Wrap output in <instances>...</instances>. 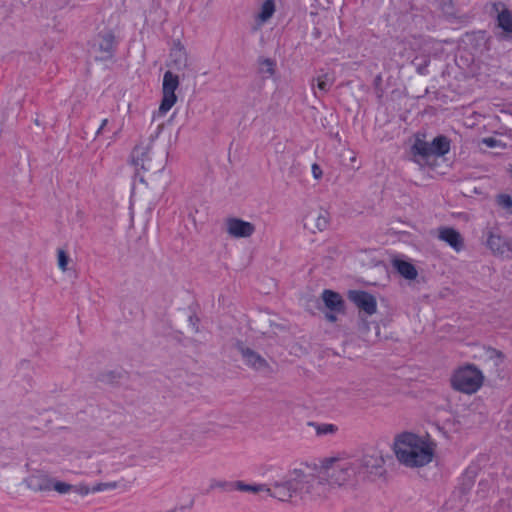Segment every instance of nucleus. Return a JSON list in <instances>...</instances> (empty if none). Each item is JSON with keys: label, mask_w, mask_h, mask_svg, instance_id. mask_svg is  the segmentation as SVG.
Wrapping results in <instances>:
<instances>
[{"label": "nucleus", "mask_w": 512, "mask_h": 512, "mask_svg": "<svg viewBox=\"0 0 512 512\" xmlns=\"http://www.w3.org/2000/svg\"><path fill=\"white\" fill-rule=\"evenodd\" d=\"M72 486L68 483L52 480V490L57 491L60 494H66L70 492Z\"/></svg>", "instance_id": "nucleus-29"}, {"label": "nucleus", "mask_w": 512, "mask_h": 512, "mask_svg": "<svg viewBox=\"0 0 512 512\" xmlns=\"http://www.w3.org/2000/svg\"><path fill=\"white\" fill-rule=\"evenodd\" d=\"M236 490L257 494L260 492L270 491L268 484H246L242 481H236Z\"/></svg>", "instance_id": "nucleus-23"}, {"label": "nucleus", "mask_w": 512, "mask_h": 512, "mask_svg": "<svg viewBox=\"0 0 512 512\" xmlns=\"http://www.w3.org/2000/svg\"><path fill=\"white\" fill-rule=\"evenodd\" d=\"M336 430V427L333 424H323L317 430L318 434H329L333 433Z\"/></svg>", "instance_id": "nucleus-32"}, {"label": "nucleus", "mask_w": 512, "mask_h": 512, "mask_svg": "<svg viewBox=\"0 0 512 512\" xmlns=\"http://www.w3.org/2000/svg\"><path fill=\"white\" fill-rule=\"evenodd\" d=\"M295 481V485L298 487V497L305 501L324 498L331 488L322 466L318 473H305L295 469Z\"/></svg>", "instance_id": "nucleus-2"}, {"label": "nucleus", "mask_w": 512, "mask_h": 512, "mask_svg": "<svg viewBox=\"0 0 512 512\" xmlns=\"http://www.w3.org/2000/svg\"><path fill=\"white\" fill-rule=\"evenodd\" d=\"M349 299L368 315H373L377 310V302L373 295L361 290L349 292Z\"/></svg>", "instance_id": "nucleus-11"}, {"label": "nucleus", "mask_w": 512, "mask_h": 512, "mask_svg": "<svg viewBox=\"0 0 512 512\" xmlns=\"http://www.w3.org/2000/svg\"><path fill=\"white\" fill-rule=\"evenodd\" d=\"M52 480L46 475H35L29 478L28 486L34 491H51Z\"/></svg>", "instance_id": "nucleus-19"}, {"label": "nucleus", "mask_w": 512, "mask_h": 512, "mask_svg": "<svg viewBox=\"0 0 512 512\" xmlns=\"http://www.w3.org/2000/svg\"><path fill=\"white\" fill-rule=\"evenodd\" d=\"M311 170H312L313 177L315 179L318 180L322 177V175H323L322 169L317 163L312 164Z\"/></svg>", "instance_id": "nucleus-33"}, {"label": "nucleus", "mask_w": 512, "mask_h": 512, "mask_svg": "<svg viewBox=\"0 0 512 512\" xmlns=\"http://www.w3.org/2000/svg\"><path fill=\"white\" fill-rule=\"evenodd\" d=\"M107 124H108V119H103L100 127L97 130V134H100L105 129Z\"/></svg>", "instance_id": "nucleus-35"}, {"label": "nucleus", "mask_w": 512, "mask_h": 512, "mask_svg": "<svg viewBox=\"0 0 512 512\" xmlns=\"http://www.w3.org/2000/svg\"><path fill=\"white\" fill-rule=\"evenodd\" d=\"M275 12V4L273 0H266L261 7V10L257 16L261 23L269 20Z\"/></svg>", "instance_id": "nucleus-25"}, {"label": "nucleus", "mask_w": 512, "mask_h": 512, "mask_svg": "<svg viewBox=\"0 0 512 512\" xmlns=\"http://www.w3.org/2000/svg\"><path fill=\"white\" fill-rule=\"evenodd\" d=\"M496 203L499 208L503 211L505 217L512 216V197L508 194H499L496 197Z\"/></svg>", "instance_id": "nucleus-24"}, {"label": "nucleus", "mask_w": 512, "mask_h": 512, "mask_svg": "<svg viewBox=\"0 0 512 512\" xmlns=\"http://www.w3.org/2000/svg\"><path fill=\"white\" fill-rule=\"evenodd\" d=\"M132 161L135 166L142 168L143 170H150V146L149 145H137L134 147L132 154Z\"/></svg>", "instance_id": "nucleus-14"}, {"label": "nucleus", "mask_w": 512, "mask_h": 512, "mask_svg": "<svg viewBox=\"0 0 512 512\" xmlns=\"http://www.w3.org/2000/svg\"><path fill=\"white\" fill-rule=\"evenodd\" d=\"M339 312H333V311H330L328 313L325 314V317L326 319L329 321V322H336L337 321V314Z\"/></svg>", "instance_id": "nucleus-34"}, {"label": "nucleus", "mask_w": 512, "mask_h": 512, "mask_svg": "<svg viewBox=\"0 0 512 512\" xmlns=\"http://www.w3.org/2000/svg\"><path fill=\"white\" fill-rule=\"evenodd\" d=\"M492 253L504 259H512V238L504 237L496 231H489L486 241Z\"/></svg>", "instance_id": "nucleus-8"}, {"label": "nucleus", "mask_w": 512, "mask_h": 512, "mask_svg": "<svg viewBox=\"0 0 512 512\" xmlns=\"http://www.w3.org/2000/svg\"><path fill=\"white\" fill-rule=\"evenodd\" d=\"M357 470H359L360 478L368 475H381L385 460L379 451L373 450L363 454L361 457H353Z\"/></svg>", "instance_id": "nucleus-6"}, {"label": "nucleus", "mask_w": 512, "mask_h": 512, "mask_svg": "<svg viewBox=\"0 0 512 512\" xmlns=\"http://www.w3.org/2000/svg\"><path fill=\"white\" fill-rule=\"evenodd\" d=\"M295 470L283 481H274L268 484L270 491L266 493L280 501H288L293 497H298V487L295 485Z\"/></svg>", "instance_id": "nucleus-7"}, {"label": "nucleus", "mask_w": 512, "mask_h": 512, "mask_svg": "<svg viewBox=\"0 0 512 512\" xmlns=\"http://www.w3.org/2000/svg\"><path fill=\"white\" fill-rule=\"evenodd\" d=\"M329 219L326 211L320 212L315 219V226L319 231H323L328 227Z\"/></svg>", "instance_id": "nucleus-28"}, {"label": "nucleus", "mask_w": 512, "mask_h": 512, "mask_svg": "<svg viewBox=\"0 0 512 512\" xmlns=\"http://www.w3.org/2000/svg\"><path fill=\"white\" fill-rule=\"evenodd\" d=\"M333 79L329 77L328 74L319 75L317 78H313L311 82V87L314 91V94L317 96V92L315 88H317L321 93H326L330 90L333 85Z\"/></svg>", "instance_id": "nucleus-21"}, {"label": "nucleus", "mask_w": 512, "mask_h": 512, "mask_svg": "<svg viewBox=\"0 0 512 512\" xmlns=\"http://www.w3.org/2000/svg\"><path fill=\"white\" fill-rule=\"evenodd\" d=\"M227 232L234 238H247L255 232V226L239 218H229L226 222Z\"/></svg>", "instance_id": "nucleus-12"}, {"label": "nucleus", "mask_w": 512, "mask_h": 512, "mask_svg": "<svg viewBox=\"0 0 512 512\" xmlns=\"http://www.w3.org/2000/svg\"><path fill=\"white\" fill-rule=\"evenodd\" d=\"M240 352L245 364L250 368L260 372H268L270 370L268 362L254 350L240 347Z\"/></svg>", "instance_id": "nucleus-13"}, {"label": "nucleus", "mask_w": 512, "mask_h": 512, "mask_svg": "<svg viewBox=\"0 0 512 512\" xmlns=\"http://www.w3.org/2000/svg\"><path fill=\"white\" fill-rule=\"evenodd\" d=\"M91 53L96 60L111 59L114 54V36L112 34L99 35L93 41Z\"/></svg>", "instance_id": "nucleus-10"}, {"label": "nucleus", "mask_w": 512, "mask_h": 512, "mask_svg": "<svg viewBox=\"0 0 512 512\" xmlns=\"http://www.w3.org/2000/svg\"><path fill=\"white\" fill-rule=\"evenodd\" d=\"M393 266L401 276L408 280H414L418 275L414 265L408 261L395 259L393 261Z\"/></svg>", "instance_id": "nucleus-18"}, {"label": "nucleus", "mask_w": 512, "mask_h": 512, "mask_svg": "<svg viewBox=\"0 0 512 512\" xmlns=\"http://www.w3.org/2000/svg\"><path fill=\"white\" fill-rule=\"evenodd\" d=\"M322 467L331 486L352 483L360 478L353 457L346 459L329 458L323 461Z\"/></svg>", "instance_id": "nucleus-3"}, {"label": "nucleus", "mask_w": 512, "mask_h": 512, "mask_svg": "<svg viewBox=\"0 0 512 512\" xmlns=\"http://www.w3.org/2000/svg\"><path fill=\"white\" fill-rule=\"evenodd\" d=\"M439 239L449 244L456 251L463 247V239L458 231L453 228H442L439 231Z\"/></svg>", "instance_id": "nucleus-16"}, {"label": "nucleus", "mask_w": 512, "mask_h": 512, "mask_svg": "<svg viewBox=\"0 0 512 512\" xmlns=\"http://www.w3.org/2000/svg\"><path fill=\"white\" fill-rule=\"evenodd\" d=\"M394 451L401 464L417 468L432 462L435 445L413 433H403L396 438Z\"/></svg>", "instance_id": "nucleus-1"}, {"label": "nucleus", "mask_w": 512, "mask_h": 512, "mask_svg": "<svg viewBox=\"0 0 512 512\" xmlns=\"http://www.w3.org/2000/svg\"><path fill=\"white\" fill-rule=\"evenodd\" d=\"M322 299L325 306L333 312H343L344 311V301L341 296L332 291V290H324L322 292Z\"/></svg>", "instance_id": "nucleus-17"}, {"label": "nucleus", "mask_w": 512, "mask_h": 512, "mask_svg": "<svg viewBox=\"0 0 512 512\" xmlns=\"http://www.w3.org/2000/svg\"><path fill=\"white\" fill-rule=\"evenodd\" d=\"M490 14L495 15L497 27L503 31L504 37L510 38L512 36V12L506 4L501 1L492 2Z\"/></svg>", "instance_id": "nucleus-9"}, {"label": "nucleus", "mask_w": 512, "mask_h": 512, "mask_svg": "<svg viewBox=\"0 0 512 512\" xmlns=\"http://www.w3.org/2000/svg\"><path fill=\"white\" fill-rule=\"evenodd\" d=\"M115 487H116L115 483H109V484H104L103 487L99 488V490H104V489H108V488H115Z\"/></svg>", "instance_id": "nucleus-36"}, {"label": "nucleus", "mask_w": 512, "mask_h": 512, "mask_svg": "<svg viewBox=\"0 0 512 512\" xmlns=\"http://www.w3.org/2000/svg\"><path fill=\"white\" fill-rule=\"evenodd\" d=\"M412 152L416 156H421L422 158H427L429 156H432V147L430 146V143L420 139L416 138L413 146H412Z\"/></svg>", "instance_id": "nucleus-22"}, {"label": "nucleus", "mask_w": 512, "mask_h": 512, "mask_svg": "<svg viewBox=\"0 0 512 512\" xmlns=\"http://www.w3.org/2000/svg\"><path fill=\"white\" fill-rule=\"evenodd\" d=\"M276 62L270 58L259 59V72L267 77L274 75Z\"/></svg>", "instance_id": "nucleus-27"}, {"label": "nucleus", "mask_w": 512, "mask_h": 512, "mask_svg": "<svg viewBox=\"0 0 512 512\" xmlns=\"http://www.w3.org/2000/svg\"><path fill=\"white\" fill-rule=\"evenodd\" d=\"M482 143L485 144L489 148H496L501 147L503 148L505 145L502 143L501 140L494 138V137H486L483 138Z\"/></svg>", "instance_id": "nucleus-31"}, {"label": "nucleus", "mask_w": 512, "mask_h": 512, "mask_svg": "<svg viewBox=\"0 0 512 512\" xmlns=\"http://www.w3.org/2000/svg\"><path fill=\"white\" fill-rule=\"evenodd\" d=\"M169 66L177 71H182L188 67L186 50L180 44L175 45L171 49Z\"/></svg>", "instance_id": "nucleus-15"}, {"label": "nucleus", "mask_w": 512, "mask_h": 512, "mask_svg": "<svg viewBox=\"0 0 512 512\" xmlns=\"http://www.w3.org/2000/svg\"><path fill=\"white\" fill-rule=\"evenodd\" d=\"M57 260H58L59 269L63 272L66 271L69 257L64 250H61V249L58 250V259Z\"/></svg>", "instance_id": "nucleus-30"}, {"label": "nucleus", "mask_w": 512, "mask_h": 512, "mask_svg": "<svg viewBox=\"0 0 512 512\" xmlns=\"http://www.w3.org/2000/svg\"><path fill=\"white\" fill-rule=\"evenodd\" d=\"M210 490L219 489L223 492H232L236 490V481H225L212 479L209 485Z\"/></svg>", "instance_id": "nucleus-26"}, {"label": "nucleus", "mask_w": 512, "mask_h": 512, "mask_svg": "<svg viewBox=\"0 0 512 512\" xmlns=\"http://www.w3.org/2000/svg\"><path fill=\"white\" fill-rule=\"evenodd\" d=\"M482 372L473 365L459 368L453 375L451 382L455 390L466 394L477 392L483 384Z\"/></svg>", "instance_id": "nucleus-4"}, {"label": "nucleus", "mask_w": 512, "mask_h": 512, "mask_svg": "<svg viewBox=\"0 0 512 512\" xmlns=\"http://www.w3.org/2000/svg\"><path fill=\"white\" fill-rule=\"evenodd\" d=\"M432 154L435 156H443L450 150V142L446 136L440 135L433 139L430 143Z\"/></svg>", "instance_id": "nucleus-20"}, {"label": "nucleus", "mask_w": 512, "mask_h": 512, "mask_svg": "<svg viewBox=\"0 0 512 512\" xmlns=\"http://www.w3.org/2000/svg\"><path fill=\"white\" fill-rule=\"evenodd\" d=\"M179 87V78L171 71H166L162 83V100L157 112L159 117L164 116L177 102L175 91Z\"/></svg>", "instance_id": "nucleus-5"}]
</instances>
